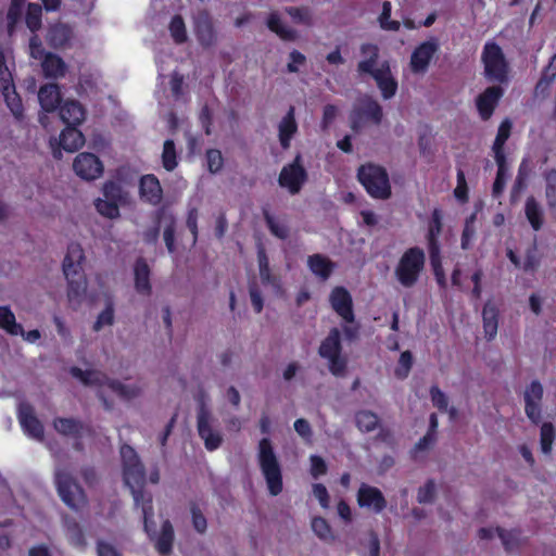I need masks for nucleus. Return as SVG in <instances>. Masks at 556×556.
Here are the masks:
<instances>
[{
	"instance_id": "4468645a",
	"label": "nucleus",
	"mask_w": 556,
	"mask_h": 556,
	"mask_svg": "<svg viewBox=\"0 0 556 556\" xmlns=\"http://www.w3.org/2000/svg\"><path fill=\"white\" fill-rule=\"evenodd\" d=\"M73 169L80 178L85 180H94L102 175L103 164L97 155L83 152L75 157Z\"/></svg>"
},
{
	"instance_id": "bf43d9fd",
	"label": "nucleus",
	"mask_w": 556,
	"mask_h": 556,
	"mask_svg": "<svg viewBox=\"0 0 556 556\" xmlns=\"http://www.w3.org/2000/svg\"><path fill=\"white\" fill-rule=\"evenodd\" d=\"M435 496V483L433 480H428L425 485L420 486L417 492V501L420 504L432 503Z\"/></svg>"
},
{
	"instance_id": "ea45409f",
	"label": "nucleus",
	"mask_w": 556,
	"mask_h": 556,
	"mask_svg": "<svg viewBox=\"0 0 556 556\" xmlns=\"http://www.w3.org/2000/svg\"><path fill=\"white\" fill-rule=\"evenodd\" d=\"M263 215L266 225L273 236L282 240L289 237V227L285 220L274 217L268 210H264Z\"/></svg>"
},
{
	"instance_id": "c756f323",
	"label": "nucleus",
	"mask_w": 556,
	"mask_h": 556,
	"mask_svg": "<svg viewBox=\"0 0 556 556\" xmlns=\"http://www.w3.org/2000/svg\"><path fill=\"white\" fill-rule=\"evenodd\" d=\"M38 100L45 112H53L61 102V94L56 84H47L38 91Z\"/></svg>"
},
{
	"instance_id": "f03ea898",
	"label": "nucleus",
	"mask_w": 556,
	"mask_h": 556,
	"mask_svg": "<svg viewBox=\"0 0 556 556\" xmlns=\"http://www.w3.org/2000/svg\"><path fill=\"white\" fill-rule=\"evenodd\" d=\"M143 530L149 536L150 541L153 542L154 548L162 556H168L173 552V545L175 541V532L172 522L166 519L162 522L160 532L154 530V509L152 495H148L147 500L141 507Z\"/></svg>"
},
{
	"instance_id": "9d476101",
	"label": "nucleus",
	"mask_w": 556,
	"mask_h": 556,
	"mask_svg": "<svg viewBox=\"0 0 556 556\" xmlns=\"http://www.w3.org/2000/svg\"><path fill=\"white\" fill-rule=\"evenodd\" d=\"M481 61L484 65V75L490 81L502 84L507 80L508 64L497 43L486 42L484 45Z\"/></svg>"
},
{
	"instance_id": "20e7f679",
	"label": "nucleus",
	"mask_w": 556,
	"mask_h": 556,
	"mask_svg": "<svg viewBox=\"0 0 556 556\" xmlns=\"http://www.w3.org/2000/svg\"><path fill=\"white\" fill-rule=\"evenodd\" d=\"M257 463L269 493L274 496L278 495L282 491L281 467L268 438H264L258 442Z\"/></svg>"
},
{
	"instance_id": "8fccbe9b",
	"label": "nucleus",
	"mask_w": 556,
	"mask_h": 556,
	"mask_svg": "<svg viewBox=\"0 0 556 556\" xmlns=\"http://www.w3.org/2000/svg\"><path fill=\"white\" fill-rule=\"evenodd\" d=\"M96 208L99 214H101L104 217H108L110 219H115L119 217V208L118 204L104 198V199H98L94 202Z\"/></svg>"
},
{
	"instance_id": "f704fd0d",
	"label": "nucleus",
	"mask_w": 556,
	"mask_h": 556,
	"mask_svg": "<svg viewBox=\"0 0 556 556\" xmlns=\"http://www.w3.org/2000/svg\"><path fill=\"white\" fill-rule=\"evenodd\" d=\"M41 65L45 75L51 78L64 76L67 68L65 62L53 53H47Z\"/></svg>"
},
{
	"instance_id": "0eeeda50",
	"label": "nucleus",
	"mask_w": 556,
	"mask_h": 556,
	"mask_svg": "<svg viewBox=\"0 0 556 556\" xmlns=\"http://www.w3.org/2000/svg\"><path fill=\"white\" fill-rule=\"evenodd\" d=\"M197 430L207 451H215L223 444L224 438L218 428V421L208 408L203 395L198 399Z\"/></svg>"
},
{
	"instance_id": "dca6fc26",
	"label": "nucleus",
	"mask_w": 556,
	"mask_h": 556,
	"mask_svg": "<svg viewBox=\"0 0 556 556\" xmlns=\"http://www.w3.org/2000/svg\"><path fill=\"white\" fill-rule=\"evenodd\" d=\"M357 503L361 507L371 509L379 514L387 507V501L382 492L375 486L363 483L357 492Z\"/></svg>"
},
{
	"instance_id": "423d86ee",
	"label": "nucleus",
	"mask_w": 556,
	"mask_h": 556,
	"mask_svg": "<svg viewBox=\"0 0 556 556\" xmlns=\"http://www.w3.org/2000/svg\"><path fill=\"white\" fill-rule=\"evenodd\" d=\"M54 482L59 496L71 509L78 511L87 506L88 500L84 489L75 478L61 466L55 467Z\"/></svg>"
},
{
	"instance_id": "7ed1b4c3",
	"label": "nucleus",
	"mask_w": 556,
	"mask_h": 556,
	"mask_svg": "<svg viewBox=\"0 0 556 556\" xmlns=\"http://www.w3.org/2000/svg\"><path fill=\"white\" fill-rule=\"evenodd\" d=\"M71 375L87 387L106 386L123 400H132L142 393V387L138 383L125 384L118 380L110 379L100 370H83L79 367H72Z\"/></svg>"
},
{
	"instance_id": "9b49d317",
	"label": "nucleus",
	"mask_w": 556,
	"mask_h": 556,
	"mask_svg": "<svg viewBox=\"0 0 556 556\" xmlns=\"http://www.w3.org/2000/svg\"><path fill=\"white\" fill-rule=\"evenodd\" d=\"M382 116L381 105L371 97L363 96L354 104L350 114L351 128L358 131L363 127L364 121H370L378 125L381 123Z\"/></svg>"
},
{
	"instance_id": "0e129e2a",
	"label": "nucleus",
	"mask_w": 556,
	"mask_h": 556,
	"mask_svg": "<svg viewBox=\"0 0 556 556\" xmlns=\"http://www.w3.org/2000/svg\"><path fill=\"white\" fill-rule=\"evenodd\" d=\"M14 85L12 74L7 65L3 51L0 49V89H8Z\"/></svg>"
},
{
	"instance_id": "603ef678",
	"label": "nucleus",
	"mask_w": 556,
	"mask_h": 556,
	"mask_svg": "<svg viewBox=\"0 0 556 556\" xmlns=\"http://www.w3.org/2000/svg\"><path fill=\"white\" fill-rule=\"evenodd\" d=\"M42 9L37 3H29L26 13V25L35 33L41 27Z\"/></svg>"
},
{
	"instance_id": "338daca9",
	"label": "nucleus",
	"mask_w": 556,
	"mask_h": 556,
	"mask_svg": "<svg viewBox=\"0 0 556 556\" xmlns=\"http://www.w3.org/2000/svg\"><path fill=\"white\" fill-rule=\"evenodd\" d=\"M64 525L71 541L75 544H79L83 540V532L79 525L75 520L68 518L64 519Z\"/></svg>"
},
{
	"instance_id": "f3484780",
	"label": "nucleus",
	"mask_w": 556,
	"mask_h": 556,
	"mask_svg": "<svg viewBox=\"0 0 556 556\" xmlns=\"http://www.w3.org/2000/svg\"><path fill=\"white\" fill-rule=\"evenodd\" d=\"M370 76L375 79L383 99L388 100L395 96L397 90V81L391 73L388 61L380 63V65L376 68L375 72L370 74Z\"/></svg>"
},
{
	"instance_id": "1a4fd4ad",
	"label": "nucleus",
	"mask_w": 556,
	"mask_h": 556,
	"mask_svg": "<svg viewBox=\"0 0 556 556\" xmlns=\"http://www.w3.org/2000/svg\"><path fill=\"white\" fill-rule=\"evenodd\" d=\"M340 331L332 328L328 336L321 341L318 349L320 357L328 361L329 371L336 377H343L346 372V358L342 356Z\"/></svg>"
},
{
	"instance_id": "6e6552de",
	"label": "nucleus",
	"mask_w": 556,
	"mask_h": 556,
	"mask_svg": "<svg viewBox=\"0 0 556 556\" xmlns=\"http://www.w3.org/2000/svg\"><path fill=\"white\" fill-rule=\"evenodd\" d=\"M357 177L372 198L384 200L391 195L389 176L383 167L374 164L362 165Z\"/></svg>"
},
{
	"instance_id": "774afa93",
	"label": "nucleus",
	"mask_w": 556,
	"mask_h": 556,
	"mask_svg": "<svg viewBox=\"0 0 556 556\" xmlns=\"http://www.w3.org/2000/svg\"><path fill=\"white\" fill-rule=\"evenodd\" d=\"M208 170L217 173L223 167V156L220 151L212 149L206 152Z\"/></svg>"
},
{
	"instance_id": "5701e85b",
	"label": "nucleus",
	"mask_w": 556,
	"mask_h": 556,
	"mask_svg": "<svg viewBox=\"0 0 556 556\" xmlns=\"http://www.w3.org/2000/svg\"><path fill=\"white\" fill-rule=\"evenodd\" d=\"M139 193L143 201L157 205L163 195L159 179L154 175L142 176L139 184Z\"/></svg>"
},
{
	"instance_id": "a211bd4d",
	"label": "nucleus",
	"mask_w": 556,
	"mask_h": 556,
	"mask_svg": "<svg viewBox=\"0 0 556 556\" xmlns=\"http://www.w3.org/2000/svg\"><path fill=\"white\" fill-rule=\"evenodd\" d=\"M330 303L336 313L343 318L348 324L354 321V314L352 309V298L346 289L337 287L331 291Z\"/></svg>"
},
{
	"instance_id": "c85d7f7f",
	"label": "nucleus",
	"mask_w": 556,
	"mask_h": 556,
	"mask_svg": "<svg viewBox=\"0 0 556 556\" xmlns=\"http://www.w3.org/2000/svg\"><path fill=\"white\" fill-rule=\"evenodd\" d=\"M134 274L136 291L142 295H150L152 291L150 283V268L143 258L137 260Z\"/></svg>"
},
{
	"instance_id": "de8ad7c7",
	"label": "nucleus",
	"mask_w": 556,
	"mask_h": 556,
	"mask_svg": "<svg viewBox=\"0 0 556 556\" xmlns=\"http://www.w3.org/2000/svg\"><path fill=\"white\" fill-rule=\"evenodd\" d=\"M555 440V428L551 422H544L541 426L540 445L543 454H551Z\"/></svg>"
},
{
	"instance_id": "2eb2a0df",
	"label": "nucleus",
	"mask_w": 556,
	"mask_h": 556,
	"mask_svg": "<svg viewBox=\"0 0 556 556\" xmlns=\"http://www.w3.org/2000/svg\"><path fill=\"white\" fill-rule=\"evenodd\" d=\"M438 43L435 40H429L418 46L410 56V68L415 74H424L438 51Z\"/></svg>"
},
{
	"instance_id": "79ce46f5",
	"label": "nucleus",
	"mask_w": 556,
	"mask_h": 556,
	"mask_svg": "<svg viewBox=\"0 0 556 556\" xmlns=\"http://www.w3.org/2000/svg\"><path fill=\"white\" fill-rule=\"evenodd\" d=\"M104 198L117 203L126 204L129 201V193L115 181H108L103 186Z\"/></svg>"
},
{
	"instance_id": "4be33fe9",
	"label": "nucleus",
	"mask_w": 556,
	"mask_h": 556,
	"mask_svg": "<svg viewBox=\"0 0 556 556\" xmlns=\"http://www.w3.org/2000/svg\"><path fill=\"white\" fill-rule=\"evenodd\" d=\"M20 422L25 432L35 440L43 439V426L35 416L34 409L29 405H22L18 414Z\"/></svg>"
},
{
	"instance_id": "b1692460",
	"label": "nucleus",
	"mask_w": 556,
	"mask_h": 556,
	"mask_svg": "<svg viewBox=\"0 0 556 556\" xmlns=\"http://www.w3.org/2000/svg\"><path fill=\"white\" fill-rule=\"evenodd\" d=\"M266 26L283 41H295L299 37L298 30L288 26L278 11L268 14Z\"/></svg>"
},
{
	"instance_id": "5fc2aeb1",
	"label": "nucleus",
	"mask_w": 556,
	"mask_h": 556,
	"mask_svg": "<svg viewBox=\"0 0 556 556\" xmlns=\"http://www.w3.org/2000/svg\"><path fill=\"white\" fill-rule=\"evenodd\" d=\"M391 9L392 5L390 1H384L382 3V12L379 16V23L382 29L397 31L401 24L397 21L390 20Z\"/></svg>"
},
{
	"instance_id": "6e6d98bb",
	"label": "nucleus",
	"mask_w": 556,
	"mask_h": 556,
	"mask_svg": "<svg viewBox=\"0 0 556 556\" xmlns=\"http://www.w3.org/2000/svg\"><path fill=\"white\" fill-rule=\"evenodd\" d=\"M257 261H258L260 277H261L262 282H264V283L274 282V279L270 274L269 261H268L266 252L263 248L258 249Z\"/></svg>"
},
{
	"instance_id": "4c0bfd02",
	"label": "nucleus",
	"mask_w": 556,
	"mask_h": 556,
	"mask_svg": "<svg viewBox=\"0 0 556 556\" xmlns=\"http://www.w3.org/2000/svg\"><path fill=\"white\" fill-rule=\"evenodd\" d=\"M72 38V29L65 24L53 25L48 33V40L54 48L64 47Z\"/></svg>"
},
{
	"instance_id": "3c124183",
	"label": "nucleus",
	"mask_w": 556,
	"mask_h": 556,
	"mask_svg": "<svg viewBox=\"0 0 556 556\" xmlns=\"http://www.w3.org/2000/svg\"><path fill=\"white\" fill-rule=\"evenodd\" d=\"M169 31L176 43L180 45L187 40L186 25L180 15H175L172 18L169 24Z\"/></svg>"
},
{
	"instance_id": "aec40b11",
	"label": "nucleus",
	"mask_w": 556,
	"mask_h": 556,
	"mask_svg": "<svg viewBox=\"0 0 556 556\" xmlns=\"http://www.w3.org/2000/svg\"><path fill=\"white\" fill-rule=\"evenodd\" d=\"M503 96V89L498 86L488 87L476 100L477 109L482 119L486 121Z\"/></svg>"
},
{
	"instance_id": "37998d69",
	"label": "nucleus",
	"mask_w": 556,
	"mask_h": 556,
	"mask_svg": "<svg viewBox=\"0 0 556 556\" xmlns=\"http://www.w3.org/2000/svg\"><path fill=\"white\" fill-rule=\"evenodd\" d=\"M66 279L68 282L67 296L70 302H76L77 304L80 303L87 289V282L85 277H71Z\"/></svg>"
},
{
	"instance_id": "7c9ffc66",
	"label": "nucleus",
	"mask_w": 556,
	"mask_h": 556,
	"mask_svg": "<svg viewBox=\"0 0 556 556\" xmlns=\"http://www.w3.org/2000/svg\"><path fill=\"white\" fill-rule=\"evenodd\" d=\"M361 53L363 60L357 64V71L361 74L370 75L378 67L379 48L372 43H364L361 47Z\"/></svg>"
},
{
	"instance_id": "cd10ccee",
	"label": "nucleus",
	"mask_w": 556,
	"mask_h": 556,
	"mask_svg": "<svg viewBox=\"0 0 556 556\" xmlns=\"http://www.w3.org/2000/svg\"><path fill=\"white\" fill-rule=\"evenodd\" d=\"M307 266L323 281H326L334 269V263L327 256L318 253L308 256Z\"/></svg>"
},
{
	"instance_id": "052dcab7",
	"label": "nucleus",
	"mask_w": 556,
	"mask_h": 556,
	"mask_svg": "<svg viewBox=\"0 0 556 556\" xmlns=\"http://www.w3.org/2000/svg\"><path fill=\"white\" fill-rule=\"evenodd\" d=\"M165 227H164V241L166 244V248L169 252H174L175 247V219L173 216L164 217Z\"/></svg>"
},
{
	"instance_id": "ddd939ff",
	"label": "nucleus",
	"mask_w": 556,
	"mask_h": 556,
	"mask_svg": "<svg viewBox=\"0 0 556 556\" xmlns=\"http://www.w3.org/2000/svg\"><path fill=\"white\" fill-rule=\"evenodd\" d=\"M543 386L539 380H533L525 390V413L535 425L542 419Z\"/></svg>"
},
{
	"instance_id": "f257e3e1",
	"label": "nucleus",
	"mask_w": 556,
	"mask_h": 556,
	"mask_svg": "<svg viewBox=\"0 0 556 556\" xmlns=\"http://www.w3.org/2000/svg\"><path fill=\"white\" fill-rule=\"evenodd\" d=\"M123 476L125 484L130 489L136 507H143L149 493L142 491L146 481V469L136 451L127 444L121 447Z\"/></svg>"
},
{
	"instance_id": "393cba45",
	"label": "nucleus",
	"mask_w": 556,
	"mask_h": 556,
	"mask_svg": "<svg viewBox=\"0 0 556 556\" xmlns=\"http://www.w3.org/2000/svg\"><path fill=\"white\" fill-rule=\"evenodd\" d=\"M60 117L68 127H77L86 118L84 106L76 100H67L60 108Z\"/></svg>"
},
{
	"instance_id": "412c9836",
	"label": "nucleus",
	"mask_w": 556,
	"mask_h": 556,
	"mask_svg": "<svg viewBox=\"0 0 556 556\" xmlns=\"http://www.w3.org/2000/svg\"><path fill=\"white\" fill-rule=\"evenodd\" d=\"M84 251L79 244L68 245L67 253L63 261V273L65 278L84 277L81 262L84 261Z\"/></svg>"
},
{
	"instance_id": "e433bc0d",
	"label": "nucleus",
	"mask_w": 556,
	"mask_h": 556,
	"mask_svg": "<svg viewBox=\"0 0 556 556\" xmlns=\"http://www.w3.org/2000/svg\"><path fill=\"white\" fill-rule=\"evenodd\" d=\"M0 328L11 336L24 334L22 325L16 323L15 315L9 306H0Z\"/></svg>"
},
{
	"instance_id": "13d9d810",
	"label": "nucleus",
	"mask_w": 556,
	"mask_h": 556,
	"mask_svg": "<svg viewBox=\"0 0 556 556\" xmlns=\"http://www.w3.org/2000/svg\"><path fill=\"white\" fill-rule=\"evenodd\" d=\"M114 323V307L111 302H108L105 308L99 314L93 330L100 331L104 326H111Z\"/></svg>"
},
{
	"instance_id": "39448f33",
	"label": "nucleus",
	"mask_w": 556,
	"mask_h": 556,
	"mask_svg": "<svg viewBox=\"0 0 556 556\" xmlns=\"http://www.w3.org/2000/svg\"><path fill=\"white\" fill-rule=\"evenodd\" d=\"M426 255L422 249L413 247L407 249L400 257L394 275L404 288L414 287L425 268Z\"/></svg>"
},
{
	"instance_id": "680f3d73",
	"label": "nucleus",
	"mask_w": 556,
	"mask_h": 556,
	"mask_svg": "<svg viewBox=\"0 0 556 556\" xmlns=\"http://www.w3.org/2000/svg\"><path fill=\"white\" fill-rule=\"evenodd\" d=\"M430 397L433 406L441 412H446L448 406V399L437 386L430 388Z\"/></svg>"
},
{
	"instance_id": "a878e982",
	"label": "nucleus",
	"mask_w": 556,
	"mask_h": 556,
	"mask_svg": "<svg viewBox=\"0 0 556 556\" xmlns=\"http://www.w3.org/2000/svg\"><path fill=\"white\" fill-rule=\"evenodd\" d=\"M544 197L551 216L556 220V169L547 168L542 174Z\"/></svg>"
},
{
	"instance_id": "c03bdc74",
	"label": "nucleus",
	"mask_w": 556,
	"mask_h": 556,
	"mask_svg": "<svg viewBox=\"0 0 556 556\" xmlns=\"http://www.w3.org/2000/svg\"><path fill=\"white\" fill-rule=\"evenodd\" d=\"M556 77V53L551 58L548 64L544 67L542 76L536 84V91H545Z\"/></svg>"
},
{
	"instance_id": "a19ab883",
	"label": "nucleus",
	"mask_w": 556,
	"mask_h": 556,
	"mask_svg": "<svg viewBox=\"0 0 556 556\" xmlns=\"http://www.w3.org/2000/svg\"><path fill=\"white\" fill-rule=\"evenodd\" d=\"M355 422L362 432H371L379 425V417L371 410L363 409L355 414Z\"/></svg>"
},
{
	"instance_id": "e2e57ef3",
	"label": "nucleus",
	"mask_w": 556,
	"mask_h": 556,
	"mask_svg": "<svg viewBox=\"0 0 556 556\" xmlns=\"http://www.w3.org/2000/svg\"><path fill=\"white\" fill-rule=\"evenodd\" d=\"M400 367L395 369V376L400 379H404L407 377L412 364H413V356L409 351H405L400 355L399 359Z\"/></svg>"
},
{
	"instance_id": "6ab92c4d",
	"label": "nucleus",
	"mask_w": 556,
	"mask_h": 556,
	"mask_svg": "<svg viewBox=\"0 0 556 556\" xmlns=\"http://www.w3.org/2000/svg\"><path fill=\"white\" fill-rule=\"evenodd\" d=\"M194 30L201 46L212 47L217 41L212 18L207 12H200L194 17Z\"/></svg>"
},
{
	"instance_id": "2f4dec72",
	"label": "nucleus",
	"mask_w": 556,
	"mask_h": 556,
	"mask_svg": "<svg viewBox=\"0 0 556 556\" xmlns=\"http://www.w3.org/2000/svg\"><path fill=\"white\" fill-rule=\"evenodd\" d=\"M278 130L281 147L283 149H288L290 147L291 138L298 130L293 106L289 108L286 116L279 123Z\"/></svg>"
},
{
	"instance_id": "a18cd8bd",
	"label": "nucleus",
	"mask_w": 556,
	"mask_h": 556,
	"mask_svg": "<svg viewBox=\"0 0 556 556\" xmlns=\"http://www.w3.org/2000/svg\"><path fill=\"white\" fill-rule=\"evenodd\" d=\"M162 164L163 167L168 172H172L177 167L178 162L175 142L170 139L165 140L163 144Z\"/></svg>"
},
{
	"instance_id": "69168bd1",
	"label": "nucleus",
	"mask_w": 556,
	"mask_h": 556,
	"mask_svg": "<svg viewBox=\"0 0 556 556\" xmlns=\"http://www.w3.org/2000/svg\"><path fill=\"white\" fill-rule=\"evenodd\" d=\"M192 526L194 530L201 534L206 531L207 522L206 518L202 514L201 509L197 505L191 506Z\"/></svg>"
},
{
	"instance_id": "4d7b16f0",
	"label": "nucleus",
	"mask_w": 556,
	"mask_h": 556,
	"mask_svg": "<svg viewBox=\"0 0 556 556\" xmlns=\"http://www.w3.org/2000/svg\"><path fill=\"white\" fill-rule=\"evenodd\" d=\"M494 531L497 533V535L502 540V543L506 551H513L514 548H516L519 545L520 539H519L518 531H515V530L506 531L501 528H496Z\"/></svg>"
},
{
	"instance_id": "864d4df0",
	"label": "nucleus",
	"mask_w": 556,
	"mask_h": 556,
	"mask_svg": "<svg viewBox=\"0 0 556 556\" xmlns=\"http://www.w3.org/2000/svg\"><path fill=\"white\" fill-rule=\"evenodd\" d=\"M312 530L314 533L324 541H331L333 540L332 530L327 522L326 519L323 517H315L312 520Z\"/></svg>"
},
{
	"instance_id": "c9c22d12",
	"label": "nucleus",
	"mask_w": 556,
	"mask_h": 556,
	"mask_svg": "<svg viewBox=\"0 0 556 556\" xmlns=\"http://www.w3.org/2000/svg\"><path fill=\"white\" fill-rule=\"evenodd\" d=\"M53 427L60 434L75 438L80 437L84 429V425L80 420L62 417H58L53 420Z\"/></svg>"
},
{
	"instance_id": "58836bf2",
	"label": "nucleus",
	"mask_w": 556,
	"mask_h": 556,
	"mask_svg": "<svg viewBox=\"0 0 556 556\" xmlns=\"http://www.w3.org/2000/svg\"><path fill=\"white\" fill-rule=\"evenodd\" d=\"M3 94L7 106L16 119L23 118V105L20 96L15 91L14 85L9 86L8 89H0Z\"/></svg>"
},
{
	"instance_id": "bb28decb",
	"label": "nucleus",
	"mask_w": 556,
	"mask_h": 556,
	"mask_svg": "<svg viewBox=\"0 0 556 556\" xmlns=\"http://www.w3.org/2000/svg\"><path fill=\"white\" fill-rule=\"evenodd\" d=\"M484 337L491 341L495 338L498 328V309L492 301H488L482 309Z\"/></svg>"
},
{
	"instance_id": "49530a36",
	"label": "nucleus",
	"mask_w": 556,
	"mask_h": 556,
	"mask_svg": "<svg viewBox=\"0 0 556 556\" xmlns=\"http://www.w3.org/2000/svg\"><path fill=\"white\" fill-rule=\"evenodd\" d=\"M285 12L293 20L296 24H303L311 26L313 24L312 12L306 7H287Z\"/></svg>"
},
{
	"instance_id": "f8f14e48",
	"label": "nucleus",
	"mask_w": 556,
	"mask_h": 556,
	"mask_svg": "<svg viewBox=\"0 0 556 556\" xmlns=\"http://www.w3.org/2000/svg\"><path fill=\"white\" fill-rule=\"evenodd\" d=\"M306 180L307 173L302 165L301 155H296L291 164L283 166L278 178L280 187L288 189L291 194L299 193Z\"/></svg>"
},
{
	"instance_id": "09e8293b",
	"label": "nucleus",
	"mask_w": 556,
	"mask_h": 556,
	"mask_svg": "<svg viewBox=\"0 0 556 556\" xmlns=\"http://www.w3.org/2000/svg\"><path fill=\"white\" fill-rule=\"evenodd\" d=\"M511 123L505 119L501 123L492 150L493 153H504V144L510 136Z\"/></svg>"
},
{
	"instance_id": "473e14b6",
	"label": "nucleus",
	"mask_w": 556,
	"mask_h": 556,
	"mask_svg": "<svg viewBox=\"0 0 556 556\" xmlns=\"http://www.w3.org/2000/svg\"><path fill=\"white\" fill-rule=\"evenodd\" d=\"M525 214L533 230L538 231L542 228L544 223L543 208L533 195L526 200Z\"/></svg>"
},
{
	"instance_id": "72a5a7b5",
	"label": "nucleus",
	"mask_w": 556,
	"mask_h": 556,
	"mask_svg": "<svg viewBox=\"0 0 556 556\" xmlns=\"http://www.w3.org/2000/svg\"><path fill=\"white\" fill-rule=\"evenodd\" d=\"M84 142V135L76 127H66L60 135V146L67 152L77 151Z\"/></svg>"
}]
</instances>
